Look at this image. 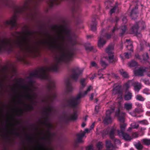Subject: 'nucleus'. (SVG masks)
Segmentation results:
<instances>
[{"instance_id":"obj_1","label":"nucleus","mask_w":150,"mask_h":150,"mask_svg":"<svg viewBox=\"0 0 150 150\" xmlns=\"http://www.w3.org/2000/svg\"><path fill=\"white\" fill-rule=\"evenodd\" d=\"M60 28L61 30L58 31V34L59 35L58 39L61 41V44H54L53 45L54 48L58 50L62 54L58 59V61L54 64L47 68L42 67L40 68L38 70H36L34 72L30 73V76L28 77L29 79L34 77L48 80L49 82L45 86L47 91H55L56 88L55 83L50 78L47 73V70L57 72L59 69V64L60 61L68 64L73 60L74 56L75 55V52L73 49L68 51L66 53L64 52L63 45L65 40V37L63 34V33H64L67 37L71 35L70 30L67 29L64 25H61L59 27L58 25H55L52 27V29L54 30H56Z\"/></svg>"},{"instance_id":"obj_2","label":"nucleus","mask_w":150,"mask_h":150,"mask_svg":"<svg viewBox=\"0 0 150 150\" xmlns=\"http://www.w3.org/2000/svg\"><path fill=\"white\" fill-rule=\"evenodd\" d=\"M1 1L4 7L11 8L14 11V14L11 19L7 20L5 22L6 25H10L11 26V29L15 28L16 30L18 28L16 20L18 17V14L23 15L25 13L29 17H33V14L32 12V8L27 2H25L23 6H21L15 4L11 5L8 0Z\"/></svg>"},{"instance_id":"obj_3","label":"nucleus","mask_w":150,"mask_h":150,"mask_svg":"<svg viewBox=\"0 0 150 150\" xmlns=\"http://www.w3.org/2000/svg\"><path fill=\"white\" fill-rule=\"evenodd\" d=\"M24 27L26 29V30L24 33L28 36L22 37V39L21 40L16 42V46L22 50H25L28 53L39 52V48L32 46L30 44V36L35 34L36 32L28 31L29 30L30 28L26 25H25Z\"/></svg>"},{"instance_id":"obj_4","label":"nucleus","mask_w":150,"mask_h":150,"mask_svg":"<svg viewBox=\"0 0 150 150\" xmlns=\"http://www.w3.org/2000/svg\"><path fill=\"white\" fill-rule=\"evenodd\" d=\"M11 39L4 38L0 39V53L12 52L13 49V45L11 42Z\"/></svg>"},{"instance_id":"obj_5","label":"nucleus","mask_w":150,"mask_h":150,"mask_svg":"<svg viewBox=\"0 0 150 150\" xmlns=\"http://www.w3.org/2000/svg\"><path fill=\"white\" fill-rule=\"evenodd\" d=\"M121 106V105L120 103L118 108L117 110L115 112V115L118 117V120L120 122V129H118L117 130L118 134L121 132H124L127 125V124L124 123L125 121V112H120V109Z\"/></svg>"},{"instance_id":"obj_6","label":"nucleus","mask_w":150,"mask_h":150,"mask_svg":"<svg viewBox=\"0 0 150 150\" xmlns=\"http://www.w3.org/2000/svg\"><path fill=\"white\" fill-rule=\"evenodd\" d=\"M8 70L7 66H2L0 64V94L4 86V82L7 78Z\"/></svg>"},{"instance_id":"obj_7","label":"nucleus","mask_w":150,"mask_h":150,"mask_svg":"<svg viewBox=\"0 0 150 150\" xmlns=\"http://www.w3.org/2000/svg\"><path fill=\"white\" fill-rule=\"evenodd\" d=\"M82 95L79 93L76 97H71L69 99L66 100V106L72 108H76L80 103L79 99L81 98Z\"/></svg>"},{"instance_id":"obj_8","label":"nucleus","mask_w":150,"mask_h":150,"mask_svg":"<svg viewBox=\"0 0 150 150\" xmlns=\"http://www.w3.org/2000/svg\"><path fill=\"white\" fill-rule=\"evenodd\" d=\"M26 95L25 96V98L28 100H29L31 104L29 105H26V109L28 111H31L34 109V107L33 104L35 102L33 100L35 98V96L36 93L33 92L32 94H31L30 93L26 91Z\"/></svg>"},{"instance_id":"obj_9","label":"nucleus","mask_w":150,"mask_h":150,"mask_svg":"<svg viewBox=\"0 0 150 150\" xmlns=\"http://www.w3.org/2000/svg\"><path fill=\"white\" fill-rule=\"evenodd\" d=\"M113 48V45L110 44L109 45L105 50L106 52L108 54V61L110 63H115L117 60V58L114 57V53L112 52Z\"/></svg>"},{"instance_id":"obj_10","label":"nucleus","mask_w":150,"mask_h":150,"mask_svg":"<svg viewBox=\"0 0 150 150\" xmlns=\"http://www.w3.org/2000/svg\"><path fill=\"white\" fill-rule=\"evenodd\" d=\"M111 35L110 34L106 33L105 30L103 29L101 32L100 36L99 38L98 42V46L99 47H101L103 46L106 43V41L104 39L105 38L107 39L110 38Z\"/></svg>"},{"instance_id":"obj_11","label":"nucleus","mask_w":150,"mask_h":150,"mask_svg":"<svg viewBox=\"0 0 150 150\" xmlns=\"http://www.w3.org/2000/svg\"><path fill=\"white\" fill-rule=\"evenodd\" d=\"M8 131L5 133H3L1 135L2 132L1 129L0 128V135L3 136V137L6 139L9 140L10 139V137L9 136V134L14 135L16 136L19 137L21 136V134L17 132L16 129L14 128L8 129Z\"/></svg>"},{"instance_id":"obj_12","label":"nucleus","mask_w":150,"mask_h":150,"mask_svg":"<svg viewBox=\"0 0 150 150\" xmlns=\"http://www.w3.org/2000/svg\"><path fill=\"white\" fill-rule=\"evenodd\" d=\"M71 78L75 81H77L79 76L82 74L83 70L78 68H75L71 69Z\"/></svg>"},{"instance_id":"obj_13","label":"nucleus","mask_w":150,"mask_h":150,"mask_svg":"<svg viewBox=\"0 0 150 150\" xmlns=\"http://www.w3.org/2000/svg\"><path fill=\"white\" fill-rule=\"evenodd\" d=\"M145 23L143 21L136 23L132 27L131 31L132 33L137 34L139 28L141 27L142 29H143L145 28Z\"/></svg>"},{"instance_id":"obj_14","label":"nucleus","mask_w":150,"mask_h":150,"mask_svg":"<svg viewBox=\"0 0 150 150\" xmlns=\"http://www.w3.org/2000/svg\"><path fill=\"white\" fill-rule=\"evenodd\" d=\"M78 117L77 112L74 111L72 114H71L69 117L67 115H64L63 117V120L65 123H68L71 120L74 121L77 120Z\"/></svg>"},{"instance_id":"obj_15","label":"nucleus","mask_w":150,"mask_h":150,"mask_svg":"<svg viewBox=\"0 0 150 150\" xmlns=\"http://www.w3.org/2000/svg\"><path fill=\"white\" fill-rule=\"evenodd\" d=\"M66 91L67 93L71 92L73 90L71 80L68 79L65 81Z\"/></svg>"},{"instance_id":"obj_16","label":"nucleus","mask_w":150,"mask_h":150,"mask_svg":"<svg viewBox=\"0 0 150 150\" xmlns=\"http://www.w3.org/2000/svg\"><path fill=\"white\" fill-rule=\"evenodd\" d=\"M118 135L120 137H122V139L125 141H130L133 139V137L129 134L125 132H121L119 134H118Z\"/></svg>"},{"instance_id":"obj_17","label":"nucleus","mask_w":150,"mask_h":150,"mask_svg":"<svg viewBox=\"0 0 150 150\" xmlns=\"http://www.w3.org/2000/svg\"><path fill=\"white\" fill-rule=\"evenodd\" d=\"M147 68L145 67H141L135 71V74L138 75L142 76L143 73L147 71Z\"/></svg>"},{"instance_id":"obj_18","label":"nucleus","mask_w":150,"mask_h":150,"mask_svg":"<svg viewBox=\"0 0 150 150\" xmlns=\"http://www.w3.org/2000/svg\"><path fill=\"white\" fill-rule=\"evenodd\" d=\"M67 38L69 43L72 47L77 44L76 40L73 39L71 35L67 36Z\"/></svg>"},{"instance_id":"obj_19","label":"nucleus","mask_w":150,"mask_h":150,"mask_svg":"<svg viewBox=\"0 0 150 150\" xmlns=\"http://www.w3.org/2000/svg\"><path fill=\"white\" fill-rule=\"evenodd\" d=\"M97 23L96 21V19L95 17L93 18L91 22L90 23L91 30L93 31H95L96 29V26L97 25Z\"/></svg>"},{"instance_id":"obj_20","label":"nucleus","mask_w":150,"mask_h":150,"mask_svg":"<svg viewBox=\"0 0 150 150\" xmlns=\"http://www.w3.org/2000/svg\"><path fill=\"white\" fill-rule=\"evenodd\" d=\"M138 7L135 6L134 8H133L130 13V16L132 19H134L137 17Z\"/></svg>"},{"instance_id":"obj_21","label":"nucleus","mask_w":150,"mask_h":150,"mask_svg":"<svg viewBox=\"0 0 150 150\" xmlns=\"http://www.w3.org/2000/svg\"><path fill=\"white\" fill-rule=\"evenodd\" d=\"M113 93L114 94H119L122 96V91L121 89V87L118 85L113 89Z\"/></svg>"},{"instance_id":"obj_22","label":"nucleus","mask_w":150,"mask_h":150,"mask_svg":"<svg viewBox=\"0 0 150 150\" xmlns=\"http://www.w3.org/2000/svg\"><path fill=\"white\" fill-rule=\"evenodd\" d=\"M134 145L137 150H142L144 147L139 141L137 142H134Z\"/></svg>"},{"instance_id":"obj_23","label":"nucleus","mask_w":150,"mask_h":150,"mask_svg":"<svg viewBox=\"0 0 150 150\" xmlns=\"http://www.w3.org/2000/svg\"><path fill=\"white\" fill-rule=\"evenodd\" d=\"M132 85L134 87L135 91L137 92H139L141 88L140 83L137 82L133 83Z\"/></svg>"},{"instance_id":"obj_24","label":"nucleus","mask_w":150,"mask_h":150,"mask_svg":"<svg viewBox=\"0 0 150 150\" xmlns=\"http://www.w3.org/2000/svg\"><path fill=\"white\" fill-rule=\"evenodd\" d=\"M85 134V132H82L81 134H76V136L77 137V142L78 143H81L83 142L82 140Z\"/></svg>"},{"instance_id":"obj_25","label":"nucleus","mask_w":150,"mask_h":150,"mask_svg":"<svg viewBox=\"0 0 150 150\" xmlns=\"http://www.w3.org/2000/svg\"><path fill=\"white\" fill-rule=\"evenodd\" d=\"M124 108L127 111H129L132 108V104L131 103H126L124 104Z\"/></svg>"},{"instance_id":"obj_26","label":"nucleus","mask_w":150,"mask_h":150,"mask_svg":"<svg viewBox=\"0 0 150 150\" xmlns=\"http://www.w3.org/2000/svg\"><path fill=\"white\" fill-rule=\"evenodd\" d=\"M52 134L50 131H48L47 132V135L46 137H43L42 139H47L48 141L50 142L51 140Z\"/></svg>"},{"instance_id":"obj_27","label":"nucleus","mask_w":150,"mask_h":150,"mask_svg":"<svg viewBox=\"0 0 150 150\" xmlns=\"http://www.w3.org/2000/svg\"><path fill=\"white\" fill-rule=\"evenodd\" d=\"M141 142L143 145L149 146L150 145V139L144 138L141 140Z\"/></svg>"},{"instance_id":"obj_28","label":"nucleus","mask_w":150,"mask_h":150,"mask_svg":"<svg viewBox=\"0 0 150 150\" xmlns=\"http://www.w3.org/2000/svg\"><path fill=\"white\" fill-rule=\"evenodd\" d=\"M132 96V93L130 92L127 93L124 96V98L125 100H131Z\"/></svg>"},{"instance_id":"obj_29","label":"nucleus","mask_w":150,"mask_h":150,"mask_svg":"<svg viewBox=\"0 0 150 150\" xmlns=\"http://www.w3.org/2000/svg\"><path fill=\"white\" fill-rule=\"evenodd\" d=\"M104 123L108 124L112 122V120L111 116H106L103 120Z\"/></svg>"},{"instance_id":"obj_30","label":"nucleus","mask_w":150,"mask_h":150,"mask_svg":"<svg viewBox=\"0 0 150 150\" xmlns=\"http://www.w3.org/2000/svg\"><path fill=\"white\" fill-rule=\"evenodd\" d=\"M120 73L121 75L124 78H127L129 77V76L127 73L124 71L122 69L120 70Z\"/></svg>"},{"instance_id":"obj_31","label":"nucleus","mask_w":150,"mask_h":150,"mask_svg":"<svg viewBox=\"0 0 150 150\" xmlns=\"http://www.w3.org/2000/svg\"><path fill=\"white\" fill-rule=\"evenodd\" d=\"M52 111V108L51 107H48L47 108L45 109L44 111L45 114L50 115Z\"/></svg>"},{"instance_id":"obj_32","label":"nucleus","mask_w":150,"mask_h":150,"mask_svg":"<svg viewBox=\"0 0 150 150\" xmlns=\"http://www.w3.org/2000/svg\"><path fill=\"white\" fill-rule=\"evenodd\" d=\"M105 144L107 149H110L113 146V145L112 144L111 141L109 140H106L105 142Z\"/></svg>"},{"instance_id":"obj_33","label":"nucleus","mask_w":150,"mask_h":150,"mask_svg":"<svg viewBox=\"0 0 150 150\" xmlns=\"http://www.w3.org/2000/svg\"><path fill=\"white\" fill-rule=\"evenodd\" d=\"M127 29V27L126 25L122 26L120 28V34L122 36L125 33L126 30Z\"/></svg>"},{"instance_id":"obj_34","label":"nucleus","mask_w":150,"mask_h":150,"mask_svg":"<svg viewBox=\"0 0 150 150\" xmlns=\"http://www.w3.org/2000/svg\"><path fill=\"white\" fill-rule=\"evenodd\" d=\"M115 129L112 128L110 131L109 133V136L110 138L112 139H114L115 137Z\"/></svg>"},{"instance_id":"obj_35","label":"nucleus","mask_w":150,"mask_h":150,"mask_svg":"<svg viewBox=\"0 0 150 150\" xmlns=\"http://www.w3.org/2000/svg\"><path fill=\"white\" fill-rule=\"evenodd\" d=\"M135 98L137 100L141 101H143L145 100V98L140 94L137 95L136 96Z\"/></svg>"},{"instance_id":"obj_36","label":"nucleus","mask_w":150,"mask_h":150,"mask_svg":"<svg viewBox=\"0 0 150 150\" xmlns=\"http://www.w3.org/2000/svg\"><path fill=\"white\" fill-rule=\"evenodd\" d=\"M128 45H126V48L127 50L131 51H133V46L132 43L131 42L128 43Z\"/></svg>"},{"instance_id":"obj_37","label":"nucleus","mask_w":150,"mask_h":150,"mask_svg":"<svg viewBox=\"0 0 150 150\" xmlns=\"http://www.w3.org/2000/svg\"><path fill=\"white\" fill-rule=\"evenodd\" d=\"M85 80L86 79L84 78L81 79L80 80V82L81 86V88L82 89L83 88L86 86Z\"/></svg>"},{"instance_id":"obj_38","label":"nucleus","mask_w":150,"mask_h":150,"mask_svg":"<svg viewBox=\"0 0 150 150\" xmlns=\"http://www.w3.org/2000/svg\"><path fill=\"white\" fill-rule=\"evenodd\" d=\"M129 64L130 67H134L137 65V63L136 61L133 60L129 62Z\"/></svg>"},{"instance_id":"obj_39","label":"nucleus","mask_w":150,"mask_h":150,"mask_svg":"<svg viewBox=\"0 0 150 150\" xmlns=\"http://www.w3.org/2000/svg\"><path fill=\"white\" fill-rule=\"evenodd\" d=\"M41 43L44 45H49L50 44L53 43V42L48 41L44 40L41 41Z\"/></svg>"},{"instance_id":"obj_40","label":"nucleus","mask_w":150,"mask_h":150,"mask_svg":"<svg viewBox=\"0 0 150 150\" xmlns=\"http://www.w3.org/2000/svg\"><path fill=\"white\" fill-rule=\"evenodd\" d=\"M21 86L22 88L26 89L27 91H33V90L26 85H21Z\"/></svg>"},{"instance_id":"obj_41","label":"nucleus","mask_w":150,"mask_h":150,"mask_svg":"<svg viewBox=\"0 0 150 150\" xmlns=\"http://www.w3.org/2000/svg\"><path fill=\"white\" fill-rule=\"evenodd\" d=\"M138 122L140 124L144 125H147L149 124L148 121L146 120H144L139 121Z\"/></svg>"},{"instance_id":"obj_42","label":"nucleus","mask_w":150,"mask_h":150,"mask_svg":"<svg viewBox=\"0 0 150 150\" xmlns=\"http://www.w3.org/2000/svg\"><path fill=\"white\" fill-rule=\"evenodd\" d=\"M139 125L135 122L132 123L131 124V127L133 129H137L139 127Z\"/></svg>"},{"instance_id":"obj_43","label":"nucleus","mask_w":150,"mask_h":150,"mask_svg":"<svg viewBox=\"0 0 150 150\" xmlns=\"http://www.w3.org/2000/svg\"><path fill=\"white\" fill-rule=\"evenodd\" d=\"M22 34V32L19 31H15L14 33H12L11 35L14 37H16L17 36H20Z\"/></svg>"},{"instance_id":"obj_44","label":"nucleus","mask_w":150,"mask_h":150,"mask_svg":"<svg viewBox=\"0 0 150 150\" xmlns=\"http://www.w3.org/2000/svg\"><path fill=\"white\" fill-rule=\"evenodd\" d=\"M100 64L102 67H103V69H104L108 65L103 60L100 61Z\"/></svg>"},{"instance_id":"obj_45","label":"nucleus","mask_w":150,"mask_h":150,"mask_svg":"<svg viewBox=\"0 0 150 150\" xmlns=\"http://www.w3.org/2000/svg\"><path fill=\"white\" fill-rule=\"evenodd\" d=\"M134 110L137 113H139L144 111V110L142 108H135L134 109Z\"/></svg>"},{"instance_id":"obj_46","label":"nucleus","mask_w":150,"mask_h":150,"mask_svg":"<svg viewBox=\"0 0 150 150\" xmlns=\"http://www.w3.org/2000/svg\"><path fill=\"white\" fill-rule=\"evenodd\" d=\"M143 59L144 61L147 60L149 58V56L147 53L144 54L142 55Z\"/></svg>"},{"instance_id":"obj_47","label":"nucleus","mask_w":150,"mask_h":150,"mask_svg":"<svg viewBox=\"0 0 150 150\" xmlns=\"http://www.w3.org/2000/svg\"><path fill=\"white\" fill-rule=\"evenodd\" d=\"M143 93L146 95L150 94V90L147 88H145L143 90Z\"/></svg>"},{"instance_id":"obj_48","label":"nucleus","mask_w":150,"mask_h":150,"mask_svg":"<svg viewBox=\"0 0 150 150\" xmlns=\"http://www.w3.org/2000/svg\"><path fill=\"white\" fill-rule=\"evenodd\" d=\"M117 6V5H115L114 7L113 8L111 9L110 12V13L111 14H112L113 13L115 12Z\"/></svg>"},{"instance_id":"obj_49","label":"nucleus","mask_w":150,"mask_h":150,"mask_svg":"<svg viewBox=\"0 0 150 150\" xmlns=\"http://www.w3.org/2000/svg\"><path fill=\"white\" fill-rule=\"evenodd\" d=\"M43 123L44 124L46 125L47 127L49 128H51L52 127V125L50 123H47L46 122H44Z\"/></svg>"},{"instance_id":"obj_50","label":"nucleus","mask_w":150,"mask_h":150,"mask_svg":"<svg viewBox=\"0 0 150 150\" xmlns=\"http://www.w3.org/2000/svg\"><path fill=\"white\" fill-rule=\"evenodd\" d=\"M45 117L44 119H45V121L44 122H47L49 120V116L50 115L45 114Z\"/></svg>"},{"instance_id":"obj_51","label":"nucleus","mask_w":150,"mask_h":150,"mask_svg":"<svg viewBox=\"0 0 150 150\" xmlns=\"http://www.w3.org/2000/svg\"><path fill=\"white\" fill-rule=\"evenodd\" d=\"M97 147L99 149H101L102 147V144L101 142H98L97 144Z\"/></svg>"},{"instance_id":"obj_52","label":"nucleus","mask_w":150,"mask_h":150,"mask_svg":"<svg viewBox=\"0 0 150 150\" xmlns=\"http://www.w3.org/2000/svg\"><path fill=\"white\" fill-rule=\"evenodd\" d=\"M137 113L135 111V110L134 111L130 112H129V113L133 117H138L137 115Z\"/></svg>"},{"instance_id":"obj_53","label":"nucleus","mask_w":150,"mask_h":150,"mask_svg":"<svg viewBox=\"0 0 150 150\" xmlns=\"http://www.w3.org/2000/svg\"><path fill=\"white\" fill-rule=\"evenodd\" d=\"M38 146L41 150H45L46 149L45 146L43 144L39 145Z\"/></svg>"},{"instance_id":"obj_54","label":"nucleus","mask_w":150,"mask_h":150,"mask_svg":"<svg viewBox=\"0 0 150 150\" xmlns=\"http://www.w3.org/2000/svg\"><path fill=\"white\" fill-rule=\"evenodd\" d=\"M135 105L137 106L138 108H142V105L140 103H139L137 102L135 103Z\"/></svg>"},{"instance_id":"obj_55","label":"nucleus","mask_w":150,"mask_h":150,"mask_svg":"<svg viewBox=\"0 0 150 150\" xmlns=\"http://www.w3.org/2000/svg\"><path fill=\"white\" fill-rule=\"evenodd\" d=\"M112 112L110 110H108L106 112V116H111V114Z\"/></svg>"},{"instance_id":"obj_56","label":"nucleus","mask_w":150,"mask_h":150,"mask_svg":"<svg viewBox=\"0 0 150 150\" xmlns=\"http://www.w3.org/2000/svg\"><path fill=\"white\" fill-rule=\"evenodd\" d=\"M27 140L28 142H31L33 141V139L30 136L28 135Z\"/></svg>"},{"instance_id":"obj_57","label":"nucleus","mask_w":150,"mask_h":150,"mask_svg":"<svg viewBox=\"0 0 150 150\" xmlns=\"http://www.w3.org/2000/svg\"><path fill=\"white\" fill-rule=\"evenodd\" d=\"M93 47H86L85 49L87 51H91L93 49Z\"/></svg>"},{"instance_id":"obj_58","label":"nucleus","mask_w":150,"mask_h":150,"mask_svg":"<svg viewBox=\"0 0 150 150\" xmlns=\"http://www.w3.org/2000/svg\"><path fill=\"white\" fill-rule=\"evenodd\" d=\"M108 134V132L106 130H104L102 132V134L103 136H105Z\"/></svg>"},{"instance_id":"obj_59","label":"nucleus","mask_w":150,"mask_h":150,"mask_svg":"<svg viewBox=\"0 0 150 150\" xmlns=\"http://www.w3.org/2000/svg\"><path fill=\"white\" fill-rule=\"evenodd\" d=\"M132 136L134 138H137L138 137V134L137 132H134L132 134Z\"/></svg>"},{"instance_id":"obj_60","label":"nucleus","mask_w":150,"mask_h":150,"mask_svg":"<svg viewBox=\"0 0 150 150\" xmlns=\"http://www.w3.org/2000/svg\"><path fill=\"white\" fill-rule=\"evenodd\" d=\"M115 142V143L117 144H120L121 143V142L120 140L118 139H115L114 140Z\"/></svg>"},{"instance_id":"obj_61","label":"nucleus","mask_w":150,"mask_h":150,"mask_svg":"<svg viewBox=\"0 0 150 150\" xmlns=\"http://www.w3.org/2000/svg\"><path fill=\"white\" fill-rule=\"evenodd\" d=\"M74 11L76 12H78V11L79 12L81 10V9L79 6L77 8H75Z\"/></svg>"},{"instance_id":"obj_62","label":"nucleus","mask_w":150,"mask_h":150,"mask_svg":"<svg viewBox=\"0 0 150 150\" xmlns=\"http://www.w3.org/2000/svg\"><path fill=\"white\" fill-rule=\"evenodd\" d=\"M125 86L126 88L127 89H128L129 87V82H128L126 83L125 84Z\"/></svg>"},{"instance_id":"obj_63","label":"nucleus","mask_w":150,"mask_h":150,"mask_svg":"<svg viewBox=\"0 0 150 150\" xmlns=\"http://www.w3.org/2000/svg\"><path fill=\"white\" fill-rule=\"evenodd\" d=\"M124 55L125 58L127 59L129 58V54L128 52H125L124 54Z\"/></svg>"},{"instance_id":"obj_64","label":"nucleus","mask_w":150,"mask_h":150,"mask_svg":"<svg viewBox=\"0 0 150 150\" xmlns=\"http://www.w3.org/2000/svg\"><path fill=\"white\" fill-rule=\"evenodd\" d=\"M143 81L145 84L149 85L150 83V82L148 80H143Z\"/></svg>"}]
</instances>
